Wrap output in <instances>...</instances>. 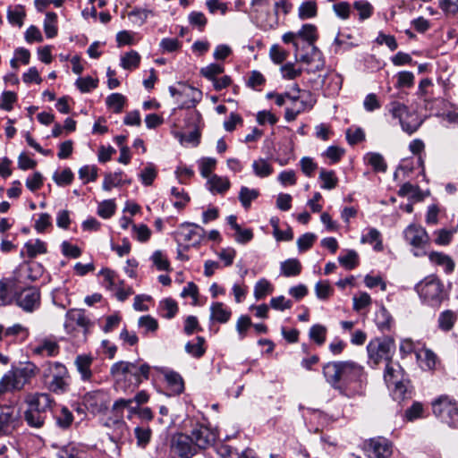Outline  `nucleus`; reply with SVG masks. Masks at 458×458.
<instances>
[{
	"instance_id": "a211bd4d",
	"label": "nucleus",
	"mask_w": 458,
	"mask_h": 458,
	"mask_svg": "<svg viewBox=\"0 0 458 458\" xmlns=\"http://www.w3.org/2000/svg\"><path fill=\"white\" fill-rule=\"evenodd\" d=\"M169 91L174 98L178 97H188L190 99L183 101L182 103V108H191L194 107L196 103L201 98V92L198 90L197 89L182 85V89H177L174 87H169Z\"/></svg>"
},
{
	"instance_id": "c756f323",
	"label": "nucleus",
	"mask_w": 458,
	"mask_h": 458,
	"mask_svg": "<svg viewBox=\"0 0 458 458\" xmlns=\"http://www.w3.org/2000/svg\"><path fill=\"white\" fill-rule=\"evenodd\" d=\"M457 320V314L450 310L442 311L438 316V327L445 332L450 331Z\"/></svg>"
},
{
	"instance_id": "423d86ee",
	"label": "nucleus",
	"mask_w": 458,
	"mask_h": 458,
	"mask_svg": "<svg viewBox=\"0 0 458 458\" xmlns=\"http://www.w3.org/2000/svg\"><path fill=\"white\" fill-rule=\"evenodd\" d=\"M434 415L450 427H458V402L447 394L436 398L432 403Z\"/></svg>"
},
{
	"instance_id": "de8ad7c7",
	"label": "nucleus",
	"mask_w": 458,
	"mask_h": 458,
	"mask_svg": "<svg viewBox=\"0 0 458 458\" xmlns=\"http://www.w3.org/2000/svg\"><path fill=\"white\" fill-rule=\"evenodd\" d=\"M365 159L376 172H386L387 165L382 155L378 153H369L366 155Z\"/></svg>"
},
{
	"instance_id": "0eeeda50",
	"label": "nucleus",
	"mask_w": 458,
	"mask_h": 458,
	"mask_svg": "<svg viewBox=\"0 0 458 458\" xmlns=\"http://www.w3.org/2000/svg\"><path fill=\"white\" fill-rule=\"evenodd\" d=\"M369 363L378 365L382 360L389 362L395 352V342L390 336L372 339L367 345Z\"/></svg>"
},
{
	"instance_id": "e2e57ef3",
	"label": "nucleus",
	"mask_w": 458,
	"mask_h": 458,
	"mask_svg": "<svg viewBox=\"0 0 458 458\" xmlns=\"http://www.w3.org/2000/svg\"><path fill=\"white\" fill-rule=\"evenodd\" d=\"M133 368V362L118 361L113 364L110 373L113 377H120L130 374L131 369Z\"/></svg>"
},
{
	"instance_id": "a878e982",
	"label": "nucleus",
	"mask_w": 458,
	"mask_h": 458,
	"mask_svg": "<svg viewBox=\"0 0 458 458\" xmlns=\"http://www.w3.org/2000/svg\"><path fill=\"white\" fill-rule=\"evenodd\" d=\"M74 363L78 372L81 374V379L83 381L90 380L92 377L90 369L92 358L87 355H79L77 356Z\"/></svg>"
},
{
	"instance_id": "f03ea898",
	"label": "nucleus",
	"mask_w": 458,
	"mask_h": 458,
	"mask_svg": "<svg viewBox=\"0 0 458 458\" xmlns=\"http://www.w3.org/2000/svg\"><path fill=\"white\" fill-rule=\"evenodd\" d=\"M24 402L27 404L24 420L28 426L42 428L53 402L51 396L47 393H30L26 394Z\"/></svg>"
},
{
	"instance_id": "39448f33",
	"label": "nucleus",
	"mask_w": 458,
	"mask_h": 458,
	"mask_svg": "<svg viewBox=\"0 0 458 458\" xmlns=\"http://www.w3.org/2000/svg\"><path fill=\"white\" fill-rule=\"evenodd\" d=\"M44 378L49 391L63 394L69 390V373L66 367L60 362H49L44 371Z\"/></svg>"
},
{
	"instance_id": "4d7b16f0",
	"label": "nucleus",
	"mask_w": 458,
	"mask_h": 458,
	"mask_svg": "<svg viewBox=\"0 0 458 458\" xmlns=\"http://www.w3.org/2000/svg\"><path fill=\"white\" fill-rule=\"evenodd\" d=\"M171 194L176 199L174 206L178 209L183 208L191 199L188 193L182 188L173 187Z\"/></svg>"
},
{
	"instance_id": "4468645a",
	"label": "nucleus",
	"mask_w": 458,
	"mask_h": 458,
	"mask_svg": "<svg viewBox=\"0 0 458 458\" xmlns=\"http://www.w3.org/2000/svg\"><path fill=\"white\" fill-rule=\"evenodd\" d=\"M205 234V230L194 224H183L176 233L177 241L184 242L186 247L197 246L200 243Z\"/></svg>"
},
{
	"instance_id": "f704fd0d",
	"label": "nucleus",
	"mask_w": 458,
	"mask_h": 458,
	"mask_svg": "<svg viewBox=\"0 0 458 458\" xmlns=\"http://www.w3.org/2000/svg\"><path fill=\"white\" fill-rule=\"evenodd\" d=\"M259 195V191L256 189H250L246 186H242L239 192V200L242 207L247 209L250 207V204Z\"/></svg>"
},
{
	"instance_id": "20e7f679",
	"label": "nucleus",
	"mask_w": 458,
	"mask_h": 458,
	"mask_svg": "<svg viewBox=\"0 0 458 458\" xmlns=\"http://www.w3.org/2000/svg\"><path fill=\"white\" fill-rule=\"evenodd\" d=\"M415 291L424 303L434 308L439 307L446 298L443 283L434 275L418 283L415 285Z\"/></svg>"
},
{
	"instance_id": "b1692460",
	"label": "nucleus",
	"mask_w": 458,
	"mask_h": 458,
	"mask_svg": "<svg viewBox=\"0 0 458 458\" xmlns=\"http://www.w3.org/2000/svg\"><path fill=\"white\" fill-rule=\"evenodd\" d=\"M231 230L233 231V238L236 242L240 244H246L250 242L253 237V231L250 228L242 227L236 223V216L231 215Z\"/></svg>"
},
{
	"instance_id": "7ed1b4c3",
	"label": "nucleus",
	"mask_w": 458,
	"mask_h": 458,
	"mask_svg": "<svg viewBox=\"0 0 458 458\" xmlns=\"http://www.w3.org/2000/svg\"><path fill=\"white\" fill-rule=\"evenodd\" d=\"M37 372V366L33 363L10 370L0 380V395L10 391L21 390Z\"/></svg>"
},
{
	"instance_id": "9b49d317",
	"label": "nucleus",
	"mask_w": 458,
	"mask_h": 458,
	"mask_svg": "<svg viewBox=\"0 0 458 458\" xmlns=\"http://www.w3.org/2000/svg\"><path fill=\"white\" fill-rule=\"evenodd\" d=\"M170 448L171 453L180 458H191L199 452L191 437L182 433L172 437Z\"/></svg>"
},
{
	"instance_id": "052dcab7",
	"label": "nucleus",
	"mask_w": 458,
	"mask_h": 458,
	"mask_svg": "<svg viewBox=\"0 0 458 458\" xmlns=\"http://www.w3.org/2000/svg\"><path fill=\"white\" fill-rule=\"evenodd\" d=\"M315 293L319 300L326 301L334 293V288L328 281H319L315 285Z\"/></svg>"
},
{
	"instance_id": "4c0bfd02",
	"label": "nucleus",
	"mask_w": 458,
	"mask_h": 458,
	"mask_svg": "<svg viewBox=\"0 0 458 458\" xmlns=\"http://www.w3.org/2000/svg\"><path fill=\"white\" fill-rule=\"evenodd\" d=\"M266 81L265 76L260 72L254 70L249 73L246 85L254 90L260 91Z\"/></svg>"
},
{
	"instance_id": "49530a36",
	"label": "nucleus",
	"mask_w": 458,
	"mask_h": 458,
	"mask_svg": "<svg viewBox=\"0 0 458 458\" xmlns=\"http://www.w3.org/2000/svg\"><path fill=\"white\" fill-rule=\"evenodd\" d=\"M140 62V55L138 52L131 50L126 53L121 58V65L125 70L135 69L139 66Z\"/></svg>"
},
{
	"instance_id": "f3484780",
	"label": "nucleus",
	"mask_w": 458,
	"mask_h": 458,
	"mask_svg": "<svg viewBox=\"0 0 458 458\" xmlns=\"http://www.w3.org/2000/svg\"><path fill=\"white\" fill-rule=\"evenodd\" d=\"M36 355L42 357H55L60 352V345L57 339L53 336H47L39 339L32 349Z\"/></svg>"
},
{
	"instance_id": "8fccbe9b",
	"label": "nucleus",
	"mask_w": 458,
	"mask_h": 458,
	"mask_svg": "<svg viewBox=\"0 0 458 458\" xmlns=\"http://www.w3.org/2000/svg\"><path fill=\"white\" fill-rule=\"evenodd\" d=\"M327 329L320 324L313 325L309 332L310 338L318 345H322L326 341Z\"/></svg>"
},
{
	"instance_id": "473e14b6",
	"label": "nucleus",
	"mask_w": 458,
	"mask_h": 458,
	"mask_svg": "<svg viewBox=\"0 0 458 458\" xmlns=\"http://www.w3.org/2000/svg\"><path fill=\"white\" fill-rule=\"evenodd\" d=\"M253 173L260 178L268 177L274 172V168L265 158H259L252 163Z\"/></svg>"
},
{
	"instance_id": "7c9ffc66",
	"label": "nucleus",
	"mask_w": 458,
	"mask_h": 458,
	"mask_svg": "<svg viewBox=\"0 0 458 458\" xmlns=\"http://www.w3.org/2000/svg\"><path fill=\"white\" fill-rule=\"evenodd\" d=\"M360 242L362 243H375L374 250L377 251H381L383 250L381 233L376 228H369L368 233L362 234Z\"/></svg>"
},
{
	"instance_id": "393cba45",
	"label": "nucleus",
	"mask_w": 458,
	"mask_h": 458,
	"mask_svg": "<svg viewBox=\"0 0 458 458\" xmlns=\"http://www.w3.org/2000/svg\"><path fill=\"white\" fill-rule=\"evenodd\" d=\"M150 367L146 362H140V360L133 362V368L131 369L130 374L133 377L135 385L139 386L141 382L149 377Z\"/></svg>"
},
{
	"instance_id": "72a5a7b5",
	"label": "nucleus",
	"mask_w": 458,
	"mask_h": 458,
	"mask_svg": "<svg viewBox=\"0 0 458 458\" xmlns=\"http://www.w3.org/2000/svg\"><path fill=\"white\" fill-rule=\"evenodd\" d=\"M204 343L205 339L201 336H198L194 341L188 342L185 344V351L194 358H200L206 351Z\"/></svg>"
},
{
	"instance_id": "a18cd8bd",
	"label": "nucleus",
	"mask_w": 458,
	"mask_h": 458,
	"mask_svg": "<svg viewBox=\"0 0 458 458\" xmlns=\"http://www.w3.org/2000/svg\"><path fill=\"white\" fill-rule=\"evenodd\" d=\"M24 248L26 249L27 256L30 259L35 258L38 254L47 253V245L39 239H37L34 242H26Z\"/></svg>"
},
{
	"instance_id": "ea45409f",
	"label": "nucleus",
	"mask_w": 458,
	"mask_h": 458,
	"mask_svg": "<svg viewBox=\"0 0 458 458\" xmlns=\"http://www.w3.org/2000/svg\"><path fill=\"white\" fill-rule=\"evenodd\" d=\"M319 179L322 182L321 188L326 190L335 189L338 183V179L333 170L327 171L322 168L320 170Z\"/></svg>"
},
{
	"instance_id": "c03bdc74",
	"label": "nucleus",
	"mask_w": 458,
	"mask_h": 458,
	"mask_svg": "<svg viewBox=\"0 0 458 458\" xmlns=\"http://www.w3.org/2000/svg\"><path fill=\"white\" fill-rule=\"evenodd\" d=\"M208 185L209 191L212 192L223 193L227 191L229 187V182L226 178L213 175L208 179Z\"/></svg>"
},
{
	"instance_id": "9d476101",
	"label": "nucleus",
	"mask_w": 458,
	"mask_h": 458,
	"mask_svg": "<svg viewBox=\"0 0 458 458\" xmlns=\"http://www.w3.org/2000/svg\"><path fill=\"white\" fill-rule=\"evenodd\" d=\"M110 403L108 393L105 390L87 392L82 396V403L91 413H103L107 411Z\"/></svg>"
},
{
	"instance_id": "0e129e2a",
	"label": "nucleus",
	"mask_w": 458,
	"mask_h": 458,
	"mask_svg": "<svg viewBox=\"0 0 458 458\" xmlns=\"http://www.w3.org/2000/svg\"><path fill=\"white\" fill-rule=\"evenodd\" d=\"M79 176L84 183L94 182L98 178V168L95 165H84L80 168Z\"/></svg>"
},
{
	"instance_id": "bf43d9fd",
	"label": "nucleus",
	"mask_w": 458,
	"mask_h": 458,
	"mask_svg": "<svg viewBox=\"0 0 458 458\" xmlns=\"http://www.w3.org/2000/svg\"><path fill=\"white\" fill-rule=\"evenodd\" d=\"M225 67L223 64H211L206 67L201 68L200 73L205 78L215 81L216 77L223 73Z\"/></svg>"
},
{
	"instance_id": "e433bc0d",
	"label": "nucleus",
	"mask_w": 458,
	"mask_h": 458,
	"mask_svg": "<svg viewBox=\"0 0 458 458\" xmlns=\"http://www.w3.org/2000/svg\"><path fill=\"white\" fill-rule=\"evenodd\" d=\"M408 381L405 382L403 380L398 384L392 385V386H394L393 397L395 401L400 403L411 398V391L408 388Z\"/></svg>"
},
{
	"instance_id": "cd10ccee",
	"label": "nucleus",
	"mask_w": 458,
	"mask_h": 458,
	"mask_svg": "<svg viewBox=\"0 0 458 458\" xmlns=\"http://www.w3.org/2000/svg\"><path fill=\"white\" fill-rule=\"evenodd\" d=\"M428 259L431 262L444 267L445 272L450 274L454 269V260L446 254L437 251H431L428 254Z\"/></svg>"
},
{
	"instance_id": "603ef678",
	"label": "nucleus",
	"mask_w": 458,
	"mask_h": 458,
	"mask_svg": "<svg viewBox=\"0 0 458 458\" xmlns=\"http://www.w3.org/2000/svg\"><path fill=\"white\" fill-rule=\"evenodd\" d=\"M151 434V429L148 427H136L134 435L137 439V445L145 448L150 441Z\"/></svg>"
},
{
	"instance_id": "6ab92c4d",
	"label": "nucleus",
	"mask_w": 458,
	"mask_h": 458,
	"mask_svg": "<svg viewBox=\"0 0 458 458\" xmlns=\"http://www.w3.org/2000/svg\"><path fill=\"white\" fill-rule=\"evenodd\" d=\"M104 425L107 428H113V433L110 436V438L115 443L126 439L129 436L127 424L121 417H110L106 420Z\"/></svg>"
},
{
	"instance_id": "4be33fe9",
	"label": "nucleus",
	"mask_w": 458,
	"mask_h": 458,
	"mask_svg": "<svg viewBox=\"0 0 458 458\" xmlns=\"http://www.w3.org/2000/svg\"><path fill=\"white\" fill-rule=\"evenodd\" d=\"M57 456L58 458H92L91 454L84 445L73 443L60 448Z\"/></svg>"
},
{
	"instance_id": "f8f14e48",
	"label": "nucleus",
	"mask_w": 458,
	"mask_h": 458,
	"mask_svg": "<svg viewBox=\"0 0 458 458\" xmlns=\"http://www.w3.org/2000/svg\"><path fill=\"white\" fill-rule=\"evenodd\" d=\"M15 303L23 311L31 313L40 306V292L36 287L24 288L14 295Z\"/></svg>"
},
{
	"instance_id": "09e8293b",
	"label": "nucleus",
	"mask_w": 458,
	"mask_h": 458,
	"mask_svg": "<svg viewBox=\"0 0 458 458\" xmlns=\"http://www.w3.org/2000/svg\"><path fill=\"white\" fill-rule=\"evenodd\" d=\"M154 13L149 9L134 8L128 13L132 22L138 26H141L149 16H153Z\"/></svg>"
},
{
	"instance_id": "5fc2aeb1",
	"label": "nucleus",
	"mask_w": 458,
	"mask_h": 458,
	"mask_svg": "<svg viewBox=\"0 0 458 458\" xmlns=\"http://www.w3.org/2000/svg\"><path fill=\"white\" fill-rule=\"evenodd\" d=\"M57 15L55 13H47L44 21V31L49 38H54L57 34L56 28Z\"/></svg>"
},
{
	"instance_id": "79ce46f5",
	"label": "nucleus",
	"mask_w": 458,
	"mask_h": 458,
	"mask_svg": "<svg viewBox=\"0 0 458 458\" xmlns=\"http://www.w3.org/2000/svg\"><path fill=\"white\" fill-rule=\"evenodd\" d=\"M274 287L266 278L259 280L254 286V296L257 300L264 299L267 294L272 293Z\"/></svg>"
},
{
	"instance_id": "58836bf2",
	"label": "nucleus",
	"mask_w": 458,
	"mask_h": 458,
	"mask_svg": "<svg viewBox=\"0 0 458 458\" xmlns=\"http://www.w3.org/2000/svg\"><path fill=\"white\" fill-rule=\"evenodd\" d=\"M297 36L306 40L310 46H313L318 38L317 27L313 24H304L298 31Z\"/></svg>"
},
{
	"instance_id": "774afa93",
	"label": "nucleus",
	"mask_w": 458,
	"mask_h": 458,
	"mask_svg": "<svg viewBox=\"0 0 458 458\" xmlns=\"http://www.w3.org/2000/svg\"><path fill=\"white\" fill-rule=\"evenodd\" d=\"M132 233L134 237L141 242H147L151 235L150 229L146 225H132Z\"/></svg>"
},
{
	"instance_id": "412c9836",
	"label": "nucleus",
	"mask_w": 458,
	"mask_h": 458,
	"mask_svg": "<svg viewBox=\"0 0 458 458\" xmlns=\"http://www.w3.org/2000/svg\"><path fill=\"white\" fill-rule=\"evenodd\" d=\"M384 379L388 387H391L394 384H398L404 380V370L398 362H394L391 360L386 362Z\"/></svg>"
},
{
	"instance_id": "5701e85b",
	"label": "nucleus",
	"mask_w": 458,
	"mask_h": 458,
	"mask_svg": "<svg viewBox=\"0 0 458 458\" xmlns=\"http://www.w3.org/2000/svg\"><path fill=\"white\" fill-rule=\"evenodd\" d=\"M124 409L128 411L127 418L131 420L134 415L139 414L140 406L133 403L132 401L129 399L120 398L114 403L112 413L115 417L123 418Z\"/></svg>"
},
{
	"instance_id": "37998d69",
	"label": "nucleus",
	"mask_w": 458,
	"mask_h": 458,
	"mask_svg": "<svg viewBox=\"0 0 458 458\" xmlns=\"http://www.w3.org/2000/svg\"><path fill=\"white\" fill-rule=\"evenodd\" d=\"M353 8L358 12L360 21L369 19L374 12L372 4L366 0L355 1L353 3Z\"/></svg>"
},
{
	"instance_id": "69168bd1",
	"label": "nucleus",
	"mask_w": 458,
	"mask_h": 458,
	"mask_svg": "<svg viewBox=\"0 0 458 458\" xmlns=\"http://www.w3.org/2000/svg\"><path fill=\"white\" fill-rule=\"evenodd\" d=\"M317 239L313 233H306L297 240L298 249L301 252L310 250Z\"/></svg>"
},
{
	"instance_id": "aec40b11",
	"label": "nucleus",
	"mask_w": 458,
	"mask_h": 458,
	"mask_svg": "<svg viewBox=\"0 0 458 458\" xmlns=\"http://www.w3.org/2000/svg\"><path fill=\"white\" fill-rule=\"evenodd\" d=\"M65 318L64 327L67 332L74 330L75 325L86 330L90 324L82 310H70Z\"/></svg>"
},
{
	"instance_id": "f257e3e1",
	"label": "nucleus",
	"mask_w": 458,
	"mask_h": 458,
	"mask_svg": "<svg viewBox=\"0 0 458 458\" xmlns=\"http://www.w3.org/2000/svg\"><path fill=\"white\" fill-rule=\"evenodd\" d=\"M322 373L333 389L347 397L359 394L366 379L364 368L353 360L329 361L323 366Z\"/></svg>"
},
{
	"instance_id": "3c124183",
	"label": "nucleus",
	"mask_w": 458,
	"mask_h": 458,
	"mask_svg": "<svg viewBox=\"0 0 458 458\" xmlns=\"http://www.w3.org/2000/svg\"><path fill=\"white\" fill-rule=\"evenodd\" d=\"M56 424L63 429H67L71 427L73 421V415L67 407H62L60 412L55 416Z\"/></svg>"
},
{
	"instance_id": "338daca9",
	"label": "nucleus",
	"mask_w": 458,
	"mask_h": 458,
	"mask_svg": "<svg viewBox=\"0 0 458 458\" xmlns=\"http://www.w3.org/2000/svg\"><path fill=\"white\" fill-rule=\"evenodd\" d=\"M138 325L144 329L145 334L155 332L158 327L157 321L149 315L140 317Z\"/></svg>"
},
{
	"instance_id": "1a4fd4ad",
	"label": "nucleus",
	"mask_w": 458,
	"mask_h": 458,
	"mask_svg": "<svg viewBox=\"0 0 458 458\" xmlns=\"http://www.w3.org/2000/svg\"><path fill=\"white\" fill-rule=\"evenodd\" d=\"M405 241L413 247L415 257L426 256V247L429 244V236L426 229L415 224L406 227L403 232Z\"/></svg>"
},
{
	"instance_id": "864d4df0",
	"label": "nucleus",
	"mask_w": 458,
	"mask_h": 458,
	"mask_svg": "<svg viewBox=\"0 0 458 458\" xmlns=\"http://www.w3.org/2000/svg\"><path fill=\"white\" fill-rule=\"evenodd\" d=\"M25 12L22 5H17L14 9L9 8L7 10L8 21L13 25L21 27L23 25V19Z\"/></svg>"
},
{
	"instance_id": "6e6552de",
	"label": "nucleus",
	"mask_w": 458,
	"mask_h": 458,
	"mask_svg": "<svg viewBox=\"0 0 458 458\" xmlns=\"http://www.w3.org/2000/svg\"><path fill=\"white\" fill-rule=\"evenodd\" d=\"M388 110L394 118H398L403 131L408 134L414 133L422 124V120L417 113L410 112L408 107L398 101H392Z\"/></svg>"
},
{
	"instance_id": "c9c22d12",
	"label": "nucleus",
	"mask_w": 458,
	"mask_h": 458,
	"mask_svg": "<svg viewBox=\"0 0 458 458\" xmlns=\"http://www.w3.org/2000/svg\"><path fill=\"white\" fill-rule=\"evenodd\" d=\"M338 261L344 268L352 270L359 265V255L353 250H348L344 255L338 257Z\"/></svg>"
},
{
	"instance_id": "13d9d810",
	"label": "nucleus",
	"mask_w": 458,
	"mask_h": 458,
	"mask_svg": "<svg viewBox=\"0 0 458 458\" xmlns=\"http://www.w3.org/2000/svg\"><path fill=\"white\" fill-rule=\"evenodd\" d=\"M392 322L393 318L385 308H382L376 315V324L382 331L389 330L391 328Z\"/></svg>"
},
{
	"instance_id": "2eb2a0df",
	"label": "nucleus",
	"mask_w": 458,
	"mask_h": 458,
	"mask_svg": "<svg viewBox=\"0 0 458 458\" xmlns=\"http://www.w3.org/2000/svg\"><path fill=\"white\" fill-rule=\"evenodd\" d=\"M198 450L212 445L216 438L215 431L204 425H196L190 435Z\"/></svg>"
},
{
	"instance_id": "680f3d73",
	"label": "nucleus",
	"mask_w": 458,
	"mask_h": 458,
	"mask_svg": "<svg viewBox=\"0 0 458 458\" xmlns=\"http://www.w3.org/2000/svg\"><path fill=\"white\" fill-rule=\"evenodd\" d=\"M125 97L120 93H113L106 98V105L113 108L114 112L120 113L125 103Z\"/></svg>"
},
{
	"instance_id": "a19ab883",
	"label": "nucleus",
	"mask_w": 458,
	"mask_h": 458,
	"mask_svg": "<svg viewBox=\"0 0 458 458\" xmlns=\"http://www.w3.org/2000/svg\"><path fill=\"white\" fill-rule=\"evenodd\" d=\"M318 14L317 4L314 1L303 2L298 10V16L301 20H307L316 17Z\"/></svg>"
},
{
	"instance_id": "c85d7f7f",
	"label": "nucleus",
	"mask_w": 458,
	"mask_h": 458,
	"mask_svg": "<svg viewBox=\"0 0 458 458\" xmlns=\"http://www.w3.org/2000/svg\"><path fill=\"white\" fill-rule=\"evenodd\" d=\"M165 377L172 394L177 395L183 392L184 383L180 374L170 371Z\"/></svg>"
},
{
	"instance_id": "2f4dec72",
	"label": "nucleus",
	"mask_w": 458,
	"mask_h": 458,
	"mask_svg": "<svg viewBox=\"0 0 458 458\" xmlns=\"http://www.w3.org/2000/svg\"><path fill=\"white\" fill-rule=\"evenodd\" d=\"M280 268L284 276H296L301 272V264L297 259H289L281 263Z\"/></svg>"
},
{
	"instance_id": "bb28decb",
	"label": "nucleus",
	"mask_w": 458,
	"mask_h": 458,
	"mask_svg": "<svg viewBox=\"0 0 458 458\" xmlns=\"http://www.w3.org/2000/svg\"><path fill=\"white\" fill-rule=\"evenodd\" d=\"M229 319V312L222 302H213L210 306V320L212 323H226Z\"/></svg>"
},
{
	"instance_id": "dca6fc26",
	"label": "nucleus",
	"mask_w": 458,
	"mask_h": 458,
	"mask_svg": "<svg viewBox=\"0 0 458 458\" xmlns=\"http://www.w3.org/2000/svg\"><path fill=\"white\" fill-rule=\"evenodd\" d=\"M20 423V412L8 406L0 412V436L11 434Z\"/></svg>"
},
{
	"instance_id": "ddd939ff",
	"label": "nucleus",
	"mask_w": 458,
	"mask_h": 458,
	"mask_svg": "<svg viewBox=\"0 0 458 458\" xmlns=\"http://www.w3.org/2000/svg\"><path fill=\"white\" fill-rule=\"evenodd\" d=\"M364 450L370 458H391L393 444L382 437H373L364 442Z\"/></svg>"
},
{
	"instance_id": "6e6d98bb",
	"label": "nucleus",
	"mask_w": 458,
	"mask_h": 458,
	"mask_svg": "<svg viewBox=\"0 0 458 458\" xmlns=\"http://www.w3.org/2000/svg\"><path fill=\"white\" fill-rule=\"evenodd\" d=\"M123 172H115L114 174H106L103 182L102 188L104 191H110L114 187L119 186L123 182Z\"/></svg>"
}]
</instances>
